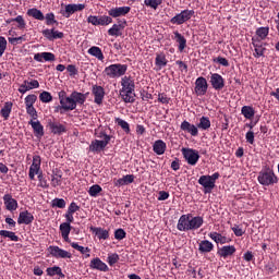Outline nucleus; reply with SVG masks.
<instances>
[{
	"mask_svg": "<svg viewBox=\"0 0 279 279\" xmlns=\"http://www.w3.org/2000/svg\"><path fill=\"white\" fill-rule=\"evenodd\" d=\"M72 228L73 227L69 225V222H63L59 227L63 241H65V243H69V244L72 243L71 239L69 238V235L71 234Z\"/></svg>",
	"mask_w": 279,
	"mask_h": 279,
	"instance_id": "bb28decb",
	"label": "nucleus"
},
{
	"mask_svg": "<svg viewBox=\"0 0 279 279\" xmlns=\"http://www.w3.org/2000/svg\"><path fill=\"white\" fill-rule=\"evenodd\" d=\"M72 14H75L73 4L65 5V10H64V12H62V16H64L65 19H71Z\"/></svg>",
	"mask_w": 279,
	"mask_h": 279,
	"instance_id": "680f3d73",
	"label": "nucleus"
},
{
	"mask_svg": "<svg viewBox=\"0 0 279 279\" xmlns=\"http://www.w3.org/2000/svg\"><path fill=\"white\" fill-rule=\"evenodd\" d=\"M120 96L124 104H134L136 101V94L134 93L136 89V83L134 82L132 76H123L121 78Z\"/></svg>",
	"mask_w": 279,
	"mask_h": 279,
	"instance_id": "f257e3e1",
	"label": "nucleus"
},
{
	"mask_svg": "<svg viewBox=\"0 0 279 279\" xmlns=\"http://www.w3.org/2000/svg\"><path fill=\"white\" fill-rule=\"evenodd\" d=\"M107 263H108V265H110V267H114V265H117V263H119V254H117V253L109 254L108 258H107Z\"/></svg>",
	"mask_w": 279,
	"mask_h": 279,
	"instance_id": "6e6d98bb",
	"label": "nucleus"
},
{
	"mask_svg": "<svg viewBox=\"0 0 279 279\" xmlns=\"http://www.w3.org/2000/svg\"><path fill=\"white\" fill-rule=\"evenodd\" d=\"M182 155L187 165L195 166L199 161V151L193 148H182Z\"/></svg>",
	"mask_w": 279,
	"mask_h": 279,
	"instance_id": "6e6552de",
	"label": "nucleus"
},
{
	"mask_svg": "<svg viewBox=\"0 0 279 279\" xmlns=\"http://www.w3.org/2000/svg\"><path fill=\"white\" fill-rule=\"evenodd\" d=\"M241 114H243L244 119H248V121H252V119H254V116L256 114V110H254V107L252 106H243L241 109Z\"/></svg>",
	"mask_w": 279,
	"mask_h": 279,
	"instance_id": "a19ab883",
	"label": "nucleus"
},
{
	"mask_svg": "<svg viewBox=\"0 0 279 279\" xmlns=\"http://www.w3.org/2000/svg\"><path fill=\"white\" fill-rule=\"evenodd\" d=\"M125 236H128V233L125 232V230L120 228L114 231V239L117 241H123V239H125Z\"/></svg>",
	"mask_w": 279,
	"mask_h": 279,
	"instance_id": "bf43d9fd",
	"label": "nucleus"
},
{
	"mask_svg": "<svg viewBox=\"0 0 279 279\" xmlns=\"http://www.w3.org/2000/svg\"><path fill=\"white\" fill-rule=\"evenodd\" d=\"M134 182V175H124L121 179H113V186H128V184H132Z\"/></svg>",
	"mask_w": 279,
	"mask_h": 279,
	"instance_id": "473e14b6",
	"label": "nucleus"
},
{
	"mask_svg": "<svg viewBox=\"0 0 279 279\" xmlns=\"http://www.w3.org/2000/svg\"><path fill=\"white\" fill-rule=\"evenodd\" d=\"M87 23H90L92 25L106 27L112 23V19L110 15H89L87 17Z\"/></svg>",
	"mask_w": 279,
	"mask_h": 279,
	"instance_id": "0eeeda50",
	"label": "nucleus"
},
{
	"mask_svg": "<svg viewBox=\"0 0 279 279\" xmlns=\"http://www.w3.org/2000/svg\"><path fill=\"white\" fill-rule=\"evenodd\" d=\"M26 112L32 117V119H38V111H36V108L34 106L26 107Z\"/></svg>",
	"mask_w": 279,
	"mask_h": 279,
	"instance_id": "0e129e2a",
	"label": "nucleus"
},
{
	"mask_svg": "<svg viewBox=\"0 0 279 279\" xmlns=\"http://www.w3.org/2000/svg\"><path fill=\"white\" fill-rule=\"evenodd\" d=\"M58 97L60 105L54 107V112H60V114H64V112H71L69 102H66V98H64V90L59 92Z\"/></svg>",
	"mask_w": 279,
	"mask_h": 279,
	"instance_id": "2eb2a0df",
	"label": "nucleus"
},
{
	"mask_svg": "<svg viewBox=\"0 0 279 279\" xmlns=\"http://www.w3.org/2000/svg\"><path fill=\"white\" fill-rule=\"evenodd\" d=\"M105 75L114 80L116 77H123L128 73V64L114 63L104 70Z\"/></svg>",
	"mask_w": 279,
	"mask_h": 279,
	"instance_id": "7ed1b4c3",
	"label": "nucleus"
},
{
	"mask_svg": "<svg viewBox=\"0 0 279 279\" xmlns=\"http://www.w3.org/2000/svg\"><path fill=\"white\" fill-rule=\"evenodd\" d=\"M202 226H204V217L202 216H192L190 218V228L191 231L193 230H199V228H202Z\"/></svg>",
	"mask_w": 279,
	"mask_h": 279,
	"instance_id": "f704fd0d",
	"label": "nucleus"
},
{
	"mask_svg": "<svg viewBox=\"0 0 279 279\" xmlns=\"http://www.w3.org/2000/svg\"><path fill=\"white\" fill-rule=\"evenodd\" d=\"M44 38H47V40H58L61 38H64V33L60 31H56V28L49 29L46 28L41 32Z\"/></svg>",
	"mask_w": 279,
	"mask_h": 279,
	"instance_id": "a211bd4d",
	"label": "nucleus"
},
{
	"mask_svg": "<svg viewBox=\"0 0 279 279\" xmlns=\"http://www.w3.org/2000/svg\"><path fill=\"white\" fill-rule=\"evenodd\" d=\"M14 23H17V29H25V27H27V22H25L23 15L14 17Z\"/></svg>",
	"mask_w": 279,
	"mask_h": 279,
	"instance_id": "5fc2aeb1",
	"label": "nucleus"
},
{
	"mask_svg": "<svg viewBox=\"0 0 279 279\" xmlns=\"http://www.w3.org/2000/svg\"><path fill=\"white\" fill-rule=\"evenodd\" d=\"M70 245H71V247H73V250H76L77 252H81L82 254L90 253V248L84 247V246L77 244V242H71Z\"/></svg>",
	"mask_w": 279,
	"mask_h": 279,
	"instance_id": "864d4df0",
	"label": "nucleus"
},
{
	"mask_svg": "<svg viewBox=\"0 0 279 279\" xmlns=\"http://www.w3.org/2000/svg\"><path fill=\"white\" fill-rule=\"evenodd\" d=\"M108 145L107 142H102L101 140H94L92 141L88 150L93 154H99L100 151H104Z\"/></svg>",
	"mask_w": 279,
	"mask_h": 279,
	"instance_id": "aec40b11",
	"label": "nucleus"
},
{
	"mask_svg": "<svg viewBox=\"0 0 279 279\" xmlns=\"http://www.w3.org/2000/svg\"><path fill=\"white\" fill-rule=\"evenodd\" d=\"M191 217L192 214H184L179 218L177 223L179 232H191Z\"/></svg>",
	"mask_w": 279,
	"mask_h": 279,
	"instance_id": "9b49d317",
	"label": "nucleus"
},
{
	"mask_svg": "<svg viewBox=\"0 0 279 279\" xmlns=\"http://www.w3.org/2000/svg\"><path fill=\"white\" fill-rule=\"evenodd\" d=\"M3 203L7 208V210H16L19 208V202L12 197V194H4L3 196Z\"/></svg>",
	"mask_w": 279,
	"mask_h": 279,
	"instance_id": "cd10ccee",
	"label": "nucleus"
},
{
	"mask_svg": "<svg viewBox=\"0 0 279 279\" xmlns=\"http://www.w3.org/2000/svg\"><path fill=\"white\" fill-rule=\"evenodd\" d=\"M88 95H90L88 92L83 94L74 90L68 96L66 92H64V98L71 111L75 110L77 106H84L86 99H88Z\"/></svg>",
	"mask_w": 279,
	"mask_h": 279,
	"instance_id": "f03ea898",
	"label": "nucleus"
},
{
	"mask_svg": "<svg viewBox=\"0 0 279 279\" xmlns=\"http://www.w3.org/2000/svg\"><path fill=\"white\" fill-rule=\"evenodd\" d=\"M48 252L53 258H73V254H71V252L65 251L60 246L50 245L48 247Z\"/></svg>",
	"mask_w": 279,
	"mask_h": 279,
	"instance_id": "1a4fd4ad",
	"label": "nucleus"
},
{
	"mask_svg": "<svg viewBox=\"0 0 279 279\" xmlns=\"http://www.w3.org/2000/svg\"><path fill=\"white\" fill-rule=\"evenodd\" d=\"M51 208H66V201L64 198H54L51 201Z\"/></svg>",
	"mask_w": 279,
	"mask_h": 279,
	"instance_id": "603ef678",
	"label": "nucleus"
},
{
	"mask_svg": "<svg viewBox=\"0 0 279 279\" xmlns=\"http://www.w3.org/2000/svg\"><path fill=\"white\" fill-rule=\"evenodd\" d=\"M23 40H25V36H20V37H9V43L11 45H21V43H23Z\"/></svg>",
	"mask_w": 279,
	"mask_h": 279,
	"instance_id": "338daca9",
	"label": "nucleus"
},
{
	"mask_svg": "<svg viewBox=\"0 0 279 279\" xmlns=\"http://www.w3.org/2000/svg\"><path fill=\"white\" fill-rule=\"evenodd\" d=\"M174 37L173 40H175V43H178L179 45V51L182 52L186 49V38L180 34V32L175 31L174 33Z\"/></svg>",
	"mask_w": 279,
	"mask_h": 279,
	"instance_id": "4c0bfd02",
	"label": "nucleus"
},
{
	"mask_svg": "<svg viewBox=\"0 0 279 279\" xmlns=\"http://www.w3.org/2000/svg\"><path fill=\"white\" fill-rule=\"evenodd\" d=\"M209 83L214 90H223V88H226V78L219 73H210Z\"/></svg>",
	"mask_w": 279,
	"mask_h": 279,
	"instance_id": "9d476101",
	"label": "nucleus"
},
{
	"mask_svg": "<svg viewBox=\"0 0 279 279\" xmlns=\"http://www.w3.org/2000/svg\"><path fill=\"white\" fill-rule=\"evenodd\" d=\"M46 274L50 278H53V276H59V278H65V275L62 272V268L60 266L48 267L46 269Z\"/></svg>",
	"mask_w": 279,
	"mask_h": 279,
	"instance_id": "ea45409f",
	"label": "nucleus"
},
{
	"mask_svg": "<svg viewBox=\"0 0 279 279\" xmlns=\"http://www.w3.org/2000/svg\"><path fill=\"white\" fill-rule=\"evenodd\" d=\"M87 53L89 56H93L94 58H97V60L104 61V52L101 51V48L97 46H93L87 50Z\"/></svg>",
	"mask_w": 279,
	"mask_h": 279,
	"instance_id": "79ce46f5",
	"label": "nucleus"
},
{
	"mask_svg": "<svg viewBox=\"0 0 279 279\" xmlns=\"http://www.w3.org/2000/svg\"><path fill=\"white\" fill-rule=\"evenodd\" d=\"M90 232L97 236L99 241H108L110 239V230L104 229L101 227H90Z\"/></svg>",
	"mask_w": 279,
	"mask_h": 279,
	"instance_id": "f3484780",
	"label": "nucleus"
},
{
	"mask_svg": "<svg viewBox=\"0 0 279 279\" xmlns=\"http://www.w3.org/2000/svg\"><path fill=\"white\" fill-rule=\"evenodd\" d=\"M125 25H128V21L123 20L120 24H113L111 28L108 29L109 36H123V32L125 29Z\"/></svg>",
	"mask_w": 279,
	"mask_h": 279,
	"instance_id": "6ab92c4d",
	"label": "nucleus"
},
{
	"mask_svg": "<svg viewBox=\"0 0 279 279\" xmlns=\"http://www.w3.org/2000/svg\"><path fill=\"white\" fill-rule=\"evenodd\" d=\"M144 5L150 10H158V7L162 5V0H144Z\"/></svg>",
	"mask_w": 279,
	"mask_h": 279,
	"instance_id": "de8ad7c7",
	"label": "nucleus"
},
{
	"mask_svg": "<svg viewBox=\"0 0 279 279\" xmlns=\"http://www.w3.org/2000/svg\"><path fill=\"white\" fill-rule=\"evenodd\" d=\"M36 62H56V54L52 52H37L34 54Z\"/></svg>",
	"mask_w": 279,
	"mask_h": 279,
	"instance_id": "5701e85b",
	"label": "nucleus"
},
{
	"mask_svg": "<svg viewBox=\"0 0 279 279\" xmlns=\"http://www.w3.org/2000/svg\"><path fill=\"white\" fill-rule=\"evenodd\" d=\"M169 61L167 60V56L165 53H157L155 58V64L157 66V71H160L167 66Z\"/></svg>",
	"mask_w": 279,
	"mask_h": 279,
	"instance_id": "c9c22d12",
	"label": "nucleus"
},
{
	"mask_svg": "<svg viewBox=\"0 0 279 279\" xmlns=\"http://www.w3.org/2000/svg\"><path fill=\"white\" fill-rule=\"evenodd\" d=\"M78 210H80V205H77V203H75V202H72L69 205L66 213L75 215V213H77Z\"/></svg>",
	"mask_w": 279,
	"mask_h": 279,
	"instance_id": "69168bd1",
	"label": "nucleus"
},
{
	"mask_svg": "<svg viewBox=\"0 0 279 279\" xmlns=\"http://www.w3.org/2000/svg\"><path fill=\"white\" fill-rule=\"evenodd\" d=\"M194 93L197 97H204L208 93V81H206V77L199 76L196 78Z\"/></svg>",
	"mask_w": 279,
	"mask_h": 279,
	"instance_id": "423d86ee",
	"label": "nucleus"
},
{
	"mask_svg": "<svg viewBox=\"0 0 279 279\" xmlns=\"http://www.w3.org/2000/svg\"><path fill=\"white\" fill-rule=\"evenodd\" d=\"M90 269H97V271H109L108 265L104 263L99 257H95L89 263Z\"/></svg>",
	"mask_w": 279,
	"mask_h": 279,
	"instance_id": "a878e982",
	"label": "nucleus"
},
{
	"mask_svg": "<svg viewBox=\"0 0 279 279\" xmlns=\"http://www.w3.org/2000/svg\"><path fill=\"white\" fill-rule=\"evenodd\" d=\"M39 100L41 104H51L53 101V96L49 92H43L39 94Z\"/></svg>",
	"mask_w": 279,
	"mask_h": 279,
	"instance_id": "3c124183",
	"label": "nucleus"
},
{
	"mask_svg": "<svg viewBox=\"0 0 279 279\" xmlns=\"http://www.w3.org/2000/svg\"><path fill=\"white\" fill-rule=\"evenodd\" d=\"M40 162H41L40 156L35 155L33 157V163L29 168L28 175H38V171H40Z\"/></svg>",
	"mask_w": 279,
	"mask_h": 279,
	"instance_id": "2f4dec72",
	"label": "nucleus"
},
{
	"mask_svg": "<svg viewBox=\"0 0 279 279\" xmlns=\"http://www.w3.org/2000/svg\"><path fill=\"white\" fill-rule=\"evenodd\" d=\"M215 250V244L208 240H203L198 244V252L201 254H210Z\"/></svg>",
	"mask_w": 279,
	"mask_h": 279,
	"instance_id": "c756f323",
	"label": "nucleus"
},
{
	"mask_svg": "<svg viewBox=\"0 0 279 279\" xmlns=\"http://www.w3.org/2000/svg\"><path fill=\"white\" fill-rule=\"evenodd\" d=\"M217 180H219V175H201V178L198 179V184L204 187L205 195L208 193H213Z\"/></svg>",
	"mask_w": 279,
	"mask_h": 279,
	"instance_id": "20e7f679",
	"label": "nucleus"
},
{
	"mask_svg": "<svg viewBox=\"0 0 279 279\" xmlns=\"http://www.w3.org/2000/svg\"><path fill=\"white\" fill-rule=\"evenodd\" d=\"M257 180L259 184H263V186H269L270 184H276L278 182V177L276 175H258Z\"/></svg>",
	"mask_w": 279,
	"mask_h": 279,
	"instance_id": "72a5a7b5",
	"label": "nucleus"
},
{
	"mask_svg": "<svg viewBox=\"0 0 279 279\" xmlns=\"http://www.w3.org/2000/svg\"><path fill=\"white\" fill-rule=\"evenodd\" d=\"M197 130L208 131L210 130V118L203 116L199 119V123L196 125Z\"/></svg>",
	"mask_w": 279,
	"mask_h": 279,
	"instance_id": "c03bdc74",
	"label": "nucleus"
},
{
	"mask_svg": "<svg viewBox=\"0 0 279 279\" xmlns=\"http://www.w3.org/2000/svg\"><path fill=\"white\" fill-rule=\"evenodd\" d=\"M0 236H3V239H10V241L17 242L19 235L14 231H8V230H0Z\"/></svg>",
	"mask_w": 279,
	"mask_h": 279,
	"instance_id": "a18cd8bd",
	"label": "nucleus"
},
{
	"mask_svg": "<svg viewBox=\"0 0 279 279\" xmlns=\"http://www.w3.org/2000/svg\"><path fill=\"white\" fill-rule=\"evenodd\" d=\"M153 151H155L157 156H162V154L167 151V143L162 140L155 141L153 144Z\"/></svg>",
	"mask_w": 279,
	"mask_h": 279,
	"instance_id": "7c9ffc66",
	"label": "nucleus"
},
{
	"mask_svg": "<svg viewBox=\"0 0 279 279\" xmlns=\"http://www.w3.org/2000/svg\"><path fill=\"white\" fill-rule=\"evenodd\" d=\"M27 16L35 19V21H45V14L37 8L28 9L26 12Z\"/></svg>",
	"mask_w": 279,
	"mask_h": 279,
	"instance_id": "58836bf2",
	"label": "nucleus"
},
{
	"mask_svg": "<svg viewBox=\"0 0 279 279\" xmlns=\"http://www.w3.org/2000/svg\"><path fill=\"white\" fill-rule=\"evenodd\" d=\"M114 121L117 125H119L123 130V132H125V134H130L131 130H130V123H128V121L121 118H116Z\"/></svg>",
	"mask_w": 279,
	"mask_h": 279,
	"instance_id": "49530a36",
	"label": "nucleus"
},
{
	"mask_svg": "<svg viewBox=\"0 0 279 279\" xmlns=\"http://www.w3.org/2000/svg\"><path fill=\"white\" fill-rule=\"evenodd\" d=\"M195 16L194 10L185 9L170 20L172 25H184L187 21H191Z\"/></svg>",
	"mask_w": 279,
	"mask_h": 279,
	"instance_id": "39448f33",
	"label": "nucleus"
},
{
	"mask_svg": "<svg viewBox=\"0 0 279 279\" xmlns=\"http://www.w3.org/2000/svg\"><path fill=\"white\" fill-rule=\"evenodd\" d=\"M92 95H94V104L101 106L104 104V98L106 97V89L100 85H93Z\"/></svg>",
	"mask_w": 279,
	"mask_h": 279,
	"instance_id": "f8f14e48",
	"label": "nucleus"
},
{
	"mask_svg": "<svg viewBox=\"0 0 279 279\" xmlns=\"http://www.w3.org/2000/svg\"><path fill=\"white\" fill-rule=\"evenodd\" d=\"M34 222V215L29 213L28 210L21 211L17 218L19 226H29Z\"/></svg>",
	"mask_w": 279,
	"mask_h": 279,
	"instance_id": "4be33fe9",
	"label": "nucleus"
},
{
	"mask_svg": "<svg viewBox=\"0 0 279 279\" xmlns=\"http://www.w3.org/2000/svg\"><path fill=\"white\" fill-rule=\"evenodd\" d=\"M28 125H31L33 128V132H34L36 138H41L45 136V126H43L40 121L31 120L28 122Z\"/></svg>",
	"mask_w": 279,
	"mask_h": 279,
	"instance_id": "b1692460",
	"label": "nucleus"
},
{
	"mask_svg": "<svg viewBox=\"0 0 279 279\" xmlns=\"http://www.w3.org/2000/svg\"><path fill=\"white\" fill-rule=\"evenodd\" d=\"M97 138H101L102 143L110 144V141L112 140V136L108 135L106 132L101 131L96 134Z\"/></svg>",
	"mask_w": 279,
	"mask_h": 279,
	"instance_id": "052dcab7",
	"label": "nucleus"
},
{
	"mask_svg": "<svg viewBox=\"0 0 279 279\" xmlns=\"http://www.w3.org/2000/svg\"><path fill=\"white\" fill-rule=\"evenodd\" d=\"M158 101L160 102V104H169V101H171V98H169L168 96H167V94H165V93H161V94H159L158 95Z\"/></svg>",
	"mask_w": 279,
	"mask_h": 279,
	"instance_id": "774afa93",
	"label": "nucleus"
},
{
	"mask_svg": "<svg viewBox=\"0 0 279 279\" xmlns=\"http://www.w3.org/2000/svg\"><path fill=\"white\" fill-rule=\"evenodd\" d=\"M256 36L252 37V38H258L259 41L265 40V38H267V36H269V27H258L255 32Z\"/></svg>",
	"mask_w": 279,
	"mask_h": 279,
	"instance_id": "37998d69",
	"label": "nucleus"
},
{
	"mask_svg": "<svg viewBox=\"0 0 279 279\" xmlns=\"http://www.w3.org/2000/svg\"><path fill=\"white\" fill-rule=\"evenodd\" d=\"M132 8L130 7H116L108 10V14L111 19H120L121 16H128Z\"/></svg>",
	"mask_w": 279,
	"mask_h": 279,
	"instance_id": "ddd939ff",
	"label": "nucleus"
},
{
	"mask_svg": "<svg viewBox=\"0 0 279 279\" xmlns=\"http://www.w3.org/2000/svg\"><path fill=\"white\" fill-rule=\"evenodd\" d=\"M14 104L12 101L4 102V106L0 110V117L4 119V121H8L10 119V114H12V108Z\"/></svg>",
	"mask_w": 279,
	"mask_h": 279,
	"instance_id": "e433bc0d",
	"label": "nucleus"
},
{
	"mask_svg": "<svg viewBox=\"0 0 279 279\" xmlns=\"http://www.w3.org/2000/svg\"><path fill=\"white\" fill-rule=\"evenodd\" d=\"M181 132H185V134H191L192 136H199V129L197 125L184 120L180 125Z\"/></svg>",
	"mask_w": 279,
	"mask_h": 279,
	"instance_id": "dca6fc26",
	"label": "nucleus"
},
{
	"mask_svg": "<svg viewBox=\"0 0 279 279\" xmlns=\"http://www.w3.org/2000/svg\"><path fill=\"white\" fill-rule=\"evenodd\" d=\"M45 16L46 25H59L58 20H56V14L53 12L47 13Z\"/></svg>",
	"mask_w": 279,
	"mask_h": 279,
	"instance_id": "09e8293b",
	"label": "nucleus"
},
{
	"mask_svg": "<svg viewBox=\"0 0 279 279\" xmlns=\"http://www.w3.org/2000/svg\"><path fill=\"white\" fill-rule=\"evenodd\" d=\"M104 191L102 187H100L99 184H94L89 187L88 190V195L90 197H98L99 196V193H101Z\"/></svg>",
	"mask_w": 279,
	"mask_h": 279,
	"instance_id": "8fccbe9b",
	"label": "nucleus"
},
{
	"mask_svg": "<svg viewBox=\"0 0 279 279\" xmlns=\"http://www.w3.org/2000/svg\"><path fill=\"white\" fill-rule=\"evenodd\" d=\"M38 99V96L31 94L25 97V106H34Z\"/></svg>",
	"mask_w": 279,
	"mask_h": 279,
	"instance_id": "4d7b16f0",
	"label": "nucleus"
},
{
	"mask_svg": "<svg viewBox=\"0 0 279 279\" xmlns=\"http://www.w3.org/2000/svg\"><path fill=\"white\" fill-rule=\"evenodd\" d=\"M209 239H211V241H214L215 243L220 245H226V243H230L232 240H230L229 238H227L226 235H222L219 232H210L208 234Z\"/></svg>",
	"mask_w": 279,
	"mask_h": 279,
	"instance_id": "c85d7f7f",
	"label": "nucleus"
},
{
	"mask_svg": "<svg viewBox=\"0 0 279 279\" xmlns=\"http://www.w3.org/2000/svg\"><path fill=\"white\" fill-rule=\"evenodd\" d=\"M236 254V247L234 245H225L217 251V255L220 258H228L229 256H234Z\"/></svg>",
	"mask_w": 279,
	"mask_h": 279,
	"instance_id": "412c9836",
	"label": "nucleus"
},
{
	"mask_svg": "<svg viewBox=\"0 0 279 279\" xmlns=\"http://www.w3.org/2000/svg\"><path fill=\"white\" fill-rule=\"evenodd\" d=\"M252 45L254 47V58H265V52L267 51V48H265V45L263 41H260L259 38H252Z\"/></svg>",
	"mask_w": 279,
	"mask_h": 279,
	"instance_id": "4468645a",
	"label": "nucleus"
},
{
	"mask_svg": "<svg viewBox=\"0 0 279 279\" xmlns=\"http://www.w3.org/2000/svg\"><path fill=\"white\" fill-rule=\"evenodd\" d=\"M5 49H8V39L5 37L0 36V58L5 53Z\"/></svg>",
	"mask_w": 279,
	"mask_h": 279,
	"instance_id": "13d9d810",
	"label": "nucleus"
},
{
	"mask_svg": "<svg viewBox=\"0 0 279 279\" xmlns=\"http://www.w3.org/2000/svg\"><path fill=\"white\" fill-rule=\"evenodd\" d=\"M213 62H215L216 64H221V66H230V62L223 57L214 58Z\"/></svg>",
	"mask_w": 279,
	"mask_h": 279,
	"instance_id": "e2e57ef3",
	"label": "nucleus"
},
{
	"mask_svg": "<svg viewBox=\"0 0 279 279\" xmlns=\"http://www.w3.org/2000/svg\"><path fill=\"white\" fill-rule=\"evenodd\" d=\"M48 128L50 129L52 134H64L66 133V126L61 124L60 122H53L51 120L48 121Z\"/></svg>",
	"mask_w": 279,
	"mask_h": 279,
	"instance_id": "393cba45",
	"label": "nucleus"
}]
</instances>
